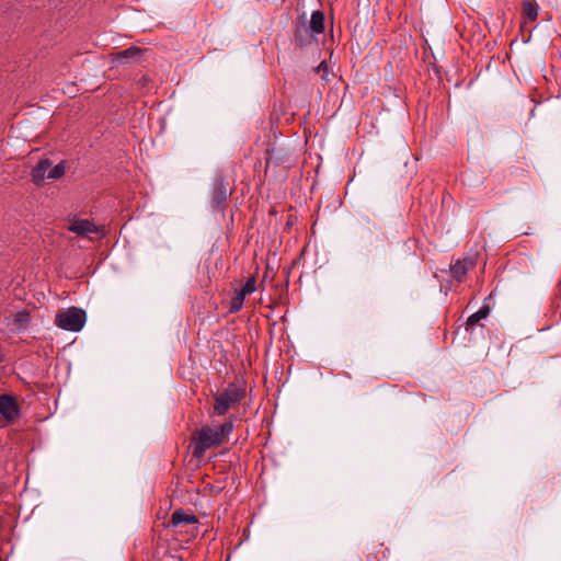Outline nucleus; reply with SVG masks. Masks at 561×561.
<instances>
[{
	"mask_svg": "<svg viewBox=\"0 0 561 561\" xmlns=\"http://www.w3.org/2000/svg\"><path fill=\"white\" fill-rule=\"evenodd\" d=\"M523 13L526 16V19L535 21L538 16V5L526 0L523 3Z\"/></svg>",
	"mask_w": 561,
	"mask_h": 561,
	"instance_id": "nucleus-16",
	"label": "nucleus"
},
{
	"mask_svg": "<svg viewBox=\"0 0 561 561\" xmlns=\"http://www.w3.org/2000/svg\"><path fill=\"white\" fill-rule=\"evenodd\" d=\"M196 523H198V518L196 515L187 513L183 508H179L172 513L170 526L178 527L182 524H196Z\"/></svg>",
	"mask_w": 561,
	"mask_h": 561,
	"instance_id": "nucleus-12",
	"label": "nucleus"
},
{
	"mask_svg": "<svg viewBox=\"0 0 561 561\" xmlns=\"http://www.w3.org/2000/svg\"><path fill=\"white\" fill-rule=\"evenodd\" d=\"M295 41L298 46L304 47L317 42V38L302 25L296 30Z\"/></svg>",
	"mask_w": 561,
	"mask_h": 561,
	"instance_id": "nucleus-14",
	"label": "nucleus"
},
{
	"mask_svg": "<svg viewBox=\"0 0 561 561\" xmlns=\"http://www.w3.org/2000/svg\"><path fill=\"white\" fill-rule=\"evenodd\" d=\"M381 229L371 224L368 218H363L355 229L356 239L364 245L370 247L381 242Z\"/></svg>",
	"mask_w": 561,
	"mask_h": 561,
	"instance_id": "nucleus-4",
	"label": "nucleus"
},
{
	"mask_svg": "<svg viewBox=\"0 0 561 561\" xmlns=\"http://www.w3.org/2000/svg\"><path fill=\"white\" fill-rule=\"evenodd\" d=\"M0 414L8 421L15 420L20 414L16 401L7 394L0 396Z\"/></svg>",
	"mask_w": 561,
	"mask_h": 561,
	"instance_id": "nucleus-7",
	"label": "nucleus"
},
{
	"mask_svg": "<svg viewBox=\"0 0 561 561\" xmlns=\"http://www.w3.org/2000/svg\"><path fill=\"white\" fill-rule=\"evenodd\" d=\"M255 277L250 276L239 291H241L244 296L252 294L255 290Z\"/></svg>",
	"mask_w": 561,
	"mask_h": 561,
	"instance_id": "nucleus-19",
	"label": "nucleus"
},
{
	"mask_svg": "<svg viewBox=\"0 0 561 561\" xmlns=\"http://www.w3.org/2000/svg\"><path fill=\"white\" fill-rule=\"evenodd\" d=\"M232 430L233 424L230 421L225 422L217 427H202L194 437L193 455L195 457H202L207 449L220 445L225 437L231 434Z\"/></svg>",
	"mask_w": 561,
	"mask_h": 561,
	"instance_id": "nucleus-1",
	"label": "nucleus"
},
{
	"mask_svg": "<svg viewBox=\"0 0 561 561\" xmlns=\"http://www.w3.org/2000/svg\"><path fill=\"white\" fill-rule=\"evenodd\" d=\"M141 54L142 50L139 47L131 46L127 49L118 51L114 57V61L119 65L128 64L129 61H138Z\"/></svg>",
	"mask_w": 561,
	"mask_h": 561,
	"instance_id": "nucleus-13",
	"label": "nucleus"
},
{
	"mask_svg": "<svg viewBox=\"0 0 561 561\" xmlns=\"http://www.w3.org/2000/svg\"><path fill=\"white\" fill-rule=\"evenodd\" d=\"M66 171L65 161H60L55 167H50L48 172V180H58L64 176Z\"/></svg>",
	"mask_w": 561,
	"mask_h": 561,
	"instance_id": "nucleus-18",
	"label": "nucleus"
},
{
	"mask_svg": "<svg viewBox=\"0 0 561 561\" xmlns=\"http://www.w3.org/2000/svg\"><path fill=\"white\" fill-rule=\"evenodd\" d=\"M474 262L469 257L457 259L450 264V274L458 282H461Z\"/></svg>",
	"mask_w": 561,
	"mask_h": 561,
	"instance_id": "nucleus-9",
	"label": "nucleus"
},
{
	"mask_svg": "<svg viewBox=\"0 0 561 561\" xmlns=\"http://www.w3.org/2000/svg\"><path fill=\"white\" fill-rule=\"evenodd\" d=\"M243 391L234 383H229L228 387L218 396H216V403L214 412L217 415H224L227 411L238 403L242 398Z\"/></svg>",
	"mask_w": 561,
	"mask_h": 561,
	"instance_id": "nucleus-3",
	"label": "nucleus"
},
{
	"mask_svg": "<svg viewBox=\"0 0 561 561\" xmlns=\"http://www.w3.org/2000/svg\"><path fill=\"white\" fill-rule=\"evenodd\" d=\"M51 161L49 159H41L31 172L32 181L36 185L42 184L46 179H48Z\"/></svg>",
	"mask_w": 561,
	"mask_h": 561,
	"instance_id": "nucleus-10",
	"label": "nucleus"
},
{
	"mask_svg": "<svg viewBox=\"0 0 561 561\" xmlns=\"http://www.w3.org/2000/svg\"><path fill=\"white\" fill-rule=\"evenodd\" d=\"M490 314V307L484 305L478 311L472 313L466 322L467 330L478 324L481 320L485 319Z\"/></svg>",
	"mask_w": 561,
	"mask_h": 561,
	"instance_id": "nucleus-15",
	"label": "nucleus"
},
{
	"mask_svg": "<svg viewBox=\"0 0 561 561\" xmlns=\"http://www.w3.org/2000/svg\"><path fill=\"white\" fill-rule=\"evenodd\" d=\"M68 230L78 236H82V237L87 236L89 233H99L100 232V228L94 222H92L89 219H79V218H75L70 222Z\"/></svg>",
	"mask_w": 561,
	"mask_h": 561,
	"instance_id": "nucleus-8",
	"label": "nucleus"
},
{
	"mask_svg": "<svg viewBox=\"0 0 561 561\" xmlns=\"http://www.w3.org/2000/svg\"><path fill=\"white\" fill-rule=\"evenodd\" d=\"M305 27L309 28V32L317 38L318 35L324 32V13L320 10L312 12L308 24H304Z\"/></svg>",
	"mask_w": 561,
	"mask_h": 561,
	"instance_id": "nucleus-11",
	"label": "nucleus"
},
{
	"mask_svg": "<svg viewBox=\"0 0 561 561\" xmlns=\"http://www.w3.org/2000/svg\"><path fill=\"white\" fill-rule=\"evenodd\" d=\"M31 322L27 309H22L4 317L5 327L12 332L25 331Z\"/></svg>",
	"mask_w": 561,
	"mask_h": 561,
	"instance_id": "nucleus-6",
	"label": "nucleus"
},
{
	"mask_svg": "<svg viewBox=\"0 0 561 561\" xmlns=\"http://www.w3.org/2000/svg\"><path fill=\"white\" fill-rule=\"evenodd\" d=\"M245 296L241 291H236L234 296L231 298L229 312L234 313L241 310Z\"/></svg>",
	"mask_w": 561,
	"mask_h": 561,
	"instance_id": "nucleus-17",
	"label": "nucleus"
},
{
	"mask_svg": "<svg viewBox=\"0 0 561 561\" xmlns=\"http://www.w3.org/2000/svg\"><path fill=\"white\" fill-rule=\"evenodd\" d=\"M87 320L84 310L71 307L66 310H61L56 314L55 324L62 330L79 332Z\"/></svg>",
	"mask_w": 561,
	"mask_h": 561,
	"instance_id": "nucleus-2",
	"label": "nucleus"
},
{
	"mask_svg": "<svg viewBox=\"0 0 561 561\" xmlns=\"http://www.w3.org/2000/svg\"><path fill=\"white\" fill-rule=\"evenodd\" d=\"M316 71L322 72V75H321L322 80H324L325 82L330 81L328 65L325 61H321L320 65L316 68Z\"/></svg>",
	"mask_w": 561,
	"mask_h": 561,
	"instance_id": "nucleus-20",
	"label": "nucleus"
},
{
	"mask_svg": "<svg viewBox=\"0 0 561 561\" xmlns=\"http://www.w3.org/2000/svg\"><path fill=\"white\" fill-rule=\"evenodd\" d=\"M228 195L229 188L226 180L222 176L216 178L211 186V206L224 210Z\"/></svg>",
	"mask_w": 561,
	"mask_h": 561,
	"instance_id": "nucleus-5",
	"label": "nucleus"
}]
</instances>
